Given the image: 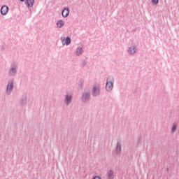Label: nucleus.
I'll use <instances>...</instances> for the list:
<instances>
[{
	"label": "nucleus",
	"mask_w": 179,
	"mask_h": 179,
	"mask_svg": "<svg viewBox=\"0 0 179 179\" xmlns=\"http://www.w3.org/2000/svg\"><path fill=\"white\" fill-rule=\"evenodd\" d=\"M21 2H24V0H20Z\"/></svg>",
	"instance_id": "obj_23"
},
{
	"label": "nucleus",
	"mask_w": 179,
	"mask_h": 179,
	"mask_svg": "<svg viewBox=\"0 0 179 179\" xmlns=\"http://www.w3.org/2000/svg\"><path fill=\"white\" fill-rule=\"evenodd\" d=\"M87 64V62L85 59H84L82 63L83 66H85Z\"/></svg>",
	"instance_id": "obj_20"
},
{
	"label": "nucleus",
	"mask_w": 179,
	"mask_h": 179,
	"mask_svg": "<svg viewBox=\"0 0 179 179\" xmlns=\"http://www.w3.org/2000/svg\"><path fill=\"white\" fill-rule=\"evenodd\" d=\"M138 51L137 46L136 45H131L128 48V54L131 56L134 55Z\"/></svg>",
	"instance_id": "obj_5"
},
{
	"label": "nucleus",
	"mask_w": 179,
	"mask_h": 179,
	"mask_svg": "<svg viewBox=\"0 0 179 179\" xmlns=\"http://www.w3.org/2000/svg\"><path fill=\"white\" fill-rule=\"evenodd\" d=\"M178 124L176 122L173 123L172 127H171V132L172 134H174V132L177 129Z\"/></svg>",
	"instance_id": "obj_15"
},
{
	"label": "nucleus",
	"mask_w": 179,
	"mask_h": 179,
	"mask_svg": "<svg viewBox=\"0 0 179 179\" xmlns=\"http://www.w3.org/2000/svg\"><path fill=\"white\" fill-rule=\"evenodd\" d=\"M82 52H83V48H77L76 55L80 56V55H82Z\"/></svg>",
	"instance_id": "obj_17"
},
{
	"label": "nucleus",
	"mask_w": 179,
	"mask_h": 179,
	"mask_svg": "<svg viewBox=\"0 0 179 179\" xmlns=\"http://www.w3.org/2000/svg\"><path fill=\"white\" fill-rule=\"evenodd\" d=\"M61 41L62 42L63 45H69L71 44V38H69V36H66V38L65 36H62Z\"/></svg>",
	"instance_id": "obj_7"
},
{
	"label": "nucleus",
	"mask_w": 179,
	"mask_h": 179,
	"mask_svg": "<svg viewBox=\"0 0 179 179\" xmlns=\"http://www.w3.org/2000/svg\"><path fill=\"white\" fill-rule=\"evenodd\" d=\"M178 134H179V127H178Z\"/></svg>",
	"instance_id": "obj_25"
},
{
	"label": "nucleus",
	"mask_w": 179,
	"mask_h": 179,
	"mask_svg": "<svg viewBox=\"0 0 179 179\" xmlns=\"http://www.w3.org/2000/svg\"><path fill=\"white\" fill-rule=\"evenodd\" d=\"M142 143H143V138H142V136H139V137L138 138L137 144H138V145H142Z\"/></svg>",
	"instance_id": "obj_18"
},
{
	"label": "nucleus",
	"mask_w": 179,
	"mask_h": 179,
	"mask_svg": "<svg viewBox=\"0 0 179 179\" xmlns=\"http://www.w3.org/2000/svg\"><path fill=\"white\" fill-rule=\"evenodd\" d=\"M17 64L15 63L11 64V67L8 70V76L15 77L17 75Z\"/></svg>",
	"instance_id": "obj_4"
},
{
	"label": "nucleus",
	"mask_w": 179,
	"mask_h": 179,
	"mask_svg": "<svg viewBox=\"0 0 179 179\" xmlns=\"http://www.w3.org/2000/svg\"><path fill=\"white\" fill-rule=\"evenodd\" d=\"M90 90H85L81 96L82 103H87L89 101H90Z\"/></svg>",
	"instance_id": "obj_2"
},
{
	"label": "nucleus",
	"mask_w": 179,
	"mask_h": 179,
	"mask_svg": "<svg viewBox=\"0 0 179 179\" xmlns=\"http://www.w3.org/2000/svg\"><path fill=\"white\" fill-rule=\"evenodd\" d=\"M64 25V22L63 20H59L57 22V26L58 28H62Z\"/></svg>",
	"instance_id": "obj_16"
},
{
	"label": "nucleus",
	"mask_w": 179,
	"mask_h": 179,
	"mask_svg": "<svg viewBox=\"0 0 179 179\" xmlns=\"http://www.w3.org/2000/svg\"><path fill=\"white\" fill-rule=\"evenodd\" d=\"M5 50V48L3 46V50Z\"/></svg>",
	"instance_id": "obj_24"
},
{
	"label": "nucleus",
	"mask_w": 179,
	"mask_h": 179,
	"mask_svg": "<svg viewBox=\"0 0 179 179\" xmlns=\"http://www.w3.org/2000/svg\"><path fill=\"white\" fill-rule=\"evenodd\" d=\"M9 11V8L4 5L1 6V8L0 9V13H1V15H6Z\"/></svg>",
	"instance_id": "obj_10"
},
{
	"label": "nucleus",
	"mask_w": 179,
	"mask_h": 179,
	"mask_svg": "<svg viewBox=\"0 0 179 179\" xmlns=\"http://www.w3.org/2000/svg\"><path fill=\"white\" fill-rule=\"evenodd\" d=\"M122 149V143L120 141H117L115 147V155H120Z\"/></svg>",
	"instance_id": "obj_6"
},
{
	"label": "nucleus",
	"mask_w": 179,
	"mask_h": 179,
	"mask_svg": "<svg viewBox=\"0 0 179 179\" xmlns=\"http://www.w3.org/2000/svg\"><path fill=\"white\" fill-rule=\"evenodd\" d=\"M100 95V87L97 86H94L92 87V96L94 97L99 96Z\"/></svg>",
	"instance_id": "obj_8"
},
{
	"label": "nucleus",
	"mask_w": 179,
	"mask_h": 179,
	"mask_svg": "<svg viewBox=\"0 0 179 179\" xmlns=\"http://www.w3.org/2000/svg\"><path fill=\"white\" fill-rule=\"evenodd\" d=\"M34 0H27L26 1V5L29 8H31L34 6Z\"/></svg>",
	"instance_id": "obj_14"
},
{
	"label": "nucleus",
	"mask_w": 179,
	"mask_h": 179,
	"mask_svg": "<svg viewBox=\"0 0 179 179\" xmlns=\"http://www.w3.org/2000/svg\"><path fill=\"white\" fill-rule=\"evenodd\" d=\"M115 78L113 76H108L105 89L108 92H112L114 89Z\"/></svg>",
	"instance_id": "obj_1"
},
{
	"label": "nucleus",
	"mask_w": 179,
	"mask_h": 179,
	"mask_svg": "<svg viewBox=\"0 0 179 179\" xmlns=\"http://www.w3.org/2000/svg\"><path fill=\"white\" fill-rule=\"evenodd\" d=\"M70 9L69 8H65L62 11V15L63 17L66 18L69 15Z\"/></svg>",
	"instance_id": "obj_11"
},
{
	"label": "nucleus",
	"mask_w": 179,
	"mask_h": 179,
	"mask_svg": "<svg viewBox=\"0 0 179 179\" xmlns=\"http://www.w3.org/2000/svg\"><path fill=\"white\" fill-rule=\"evenodd\" d=\"M71 102H72V95L71 94H66L64 100V103L66 106H69Z\"/></svg>",
	"instance_id": "obj_9"
},
{
	"label": "nucleus",
	"mask_w": 179,
	"mask_h": 179,
	"mask_svg": "<svg viewBox=\"0 0 179 179\" xmlns=\"http://www.w3.org/2000/svg\"><path fill=\"white\" fill-rule=\"evenodd\" d=\"M151 1H152V3L155 6H157L159 3V0H151Z\"/></svg>",
	"instance_id": "obj_19"
},
{
	"label": "nucleus",
	"mask_w": 179,
	"mask_h": 179,
	"mask_svg": "<svg viewBox=\"0 0 179 179\" xmlns=\"http://www.w3.org/2000/svg\"><path fill=\"white\" fill-rule=\"evenodd\" d=\"M92 179H101V178L99 176H95Z\"/></svg>",
	"instance_id": "obj_21"
},
{
	"label": "nucleus",
	"mask_w": 179,
	"mask_h": 179,
	"mask_svg": "<svg viewBox=\"0 0 179 179\" xmlns=\"http://www.w3.org/2000/svg\"><path fill=\"white\" fill-rule=\"evenodd\" d=\"M20 103L22 106H26L27 103V96H23L22 98L20 101Z\"/></svg>",
	"instance_id": "obj_12"
},
{
	"label": "nucleus",
	"mask_w": 179,
	"mask_h": 179,
	"mask_svg": "<svg viewBox=\"0 0 179 179\" xmlns=\"http://www.w3.org/2000/svg\"><path fill=\"white\" fill-rule=\"evenodd\" d=\"M14 88V79L8 80L7 83V88H6V93L7 95H10Z\"/></svg>",
	"instance_id": "obj_3"
},
{
	"label": "nucleus",
	"mask_w": 179,
	"mask_h": 179,
	"mask_svg": "<svg viewBox=\"0 0 179 179\" xmlns=\"http://www.w3.org/2000/svg\"><path fill=\"white\" fill-rule=\"evenodd\" d=\"M107 179H115V173L113 170L107 172Z\"/></svg>",
	"instance_id": "obj_13"
},
{
	"label": "nucleus",
	"mask_w": 179,
	"mask_h": 179,
	"mask_svg": "<svg viewBox=\"0 0 179 179\" xmlns=\"http://www.w3.org/2000/svg\"><path fill=\"white\" fill-rule=\"evenodd\" d=\"M83 80L81 79V80H80V85H79L80 87H83Z\"/></svg>",
	"instance_id": "obj_22"
}]
</instances>
